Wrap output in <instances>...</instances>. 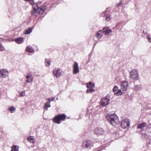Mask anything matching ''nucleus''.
<instances>
[{"instance_id":"f257e3e1","label":"nucleus","mask_w":151,"mask_h":151,"mask_svg":"<svg viewBox=\"0 0 151 151\" xmlns=\"http://www.w3.org/2000/svg\"><path fill=\"white\" fill-rule=\"evenodd\" d=\"M106 118L107 120L113 126H115L118 124L119 123L118 117L115 114H107Z\"/></svg>"},{"instance_id":"f03ea898","label":"nucleus","mask_w":151,"mask_h":151,"mask_svg":"<svg viewBox=\"0 0 151 151\" xmlns=\"http://www.w3.org/2000/svg\"><path fill=\"white\" fill-rule=\"evenodd\" d=\"M66 117L64 114H59L55 116L53 119V120L55 123L59 124L61 122L60 121L64 120Z\"/></svg>"},{"instance_id":"7ed1b4c3","label":"nucleus","mask_w":151,"mask_h":151,"mask_svg":"<svg viewBox=\"0 0 151 151\" xmlns=\"http://www.w3.org/2000/svg\"><path fill=\"white\" fill-rule=\"evenodd\" d=\"M139 77L138 71L136 70H133L129 73V77L133 80H137Z\"/></svg>"},{"instance_id":"20e7f679","label":"nucleus","mask_w":151,"mask_h":151,"mask_svg":"<svg viewBox=\"0 0 151 151\" xmlns=\"http://www.w3.org/2000/svg\"><path fill=\"white\" fill-rule=\"evenodd\" d=\"M121 124L123 129H128L130 125L129 119H123L122 121Z\"/></svg>"},{"instance_id":"39448f33","label":"nucleus","mask_w":151,"mask_h":151,"mask_svg":"<svg viewBox=\"0 0 151 151\" xmlns=\"http://www.w3.org/2000/svg\"><path fill=\"white\" fill-rule=\"evenodd\" d=\"M109 98L107 96L104 98H102L101 101V106L104 107L108 104L109 102L110 101Z\"/></svg>"},{"instance_id":"423d86ee","label":"nucleus","mask_w":151,"mask_h":151,"mask_svg":"<svg viewBox=\"0 0 151 151\" xmlns=\"http://www.w3.org/2000/svg\"><path fill=\"white\" fill-rule=\"evenodd\" d=\"M53 75L57 78L60 76L62 75V71L61 69L57 68L53 71Z\"/></svg>"},{"instance_id":"0eeeda50","label":"nucleus","mask_w":151,"mask_h":151,"mask_svg":"<svg viewBox=\"0 0 151 151\" xmlns=\"http://www.w3.org/2000/svg\"><path fill=\"white\" fill-rule=\"evenodd\" d=\"M128 86V83L127 81H122L121 82V88L122 91H124L126 90Z\"/></svg>"},{"instance_id":"6e6552de","label":"nucleus","mask_w":151,"mask_h":151,"mask_svg":"<svg viewBox=\"0 0 151 151\" xmlns=\"http://www.w3.org/2000/svg\"><path fill=\"white\" fill-rule=\"evenodd\" d=\"M73 68V74H76L79 72L78 65L77 62H75Z\"/></svg>"},{"instance_id":"1a4fd4ad","label":"nucleus","mask_w":151,"mask_h":151,"mask_svg":"<svg viewBox=\"0 0 151 151\" xmlns=\"http://www.w3.org/2000/svg\"><path fill=\"white\" fill-rule=\"evenodd\" d=\"M36 5L37 6V4H34L33 5V7L34 8L33 10L32 11V15H34L36 16H37V14H39L40 13V12L39 11V9L37 7V8L36 9L35 8H34V7L35 6V5Z\"/></svg>"},{"instance_id":"9d476101","label":"nucleus","mask_w":151,"mask_h":151,"mask_svg":"<svg viewBox=\"0 0 151 151\" xmlns=\"http://www.w3.org/2000/svg\"><path fill=\"white\" fill-rule=\"evenodd\" d=\"M92 143L90 140H86L84 141L82 144V146L84 148H90V146L91 145Z\"/></svg>"},{"instance_id":"9b49d317","label":"nucleus","mask_w":151,"mask_h":151,"mask_svg":"<svg viewBox=\"0 0 151 151\" xmlns=\"http://www.w3.org/2000/svg\"><path fill=\"white\" fill-rule=\"evenodd\" d=\"M8 71L6 69L0 70V75H1L0 77L5 78L7 76L6 73Z\"/></svg>"},{"instance_id":"f8f14e48","label":"nucleus","mask_w":151,"mask_h":151,"mask_svg":"<svg viewBox=\"0 0 151 151\" xmlns=\"http://www.w3.org/2000/svg\"><path fill=\"white\" fill-rule=\"evenodd\" d=\"M94 133L96 134H104L103 130L101 128H97L95 129Z\"/></svg>"},{"instance_id":"ddd939ff","label":"nucleus","mask_w":151,"mask_h":151,"mask_svg":"<svg viewBox=\"0 0 151 151\" xmlns=\"http://www.w3.org/2000/svg\"><path fill=\"white\" fill-rule=\"evenodd\" d=\"M102 31L104 33H105V35H108L109 33L112 32L111 30L107 27L104 28Z\"/></svg>"},{"instance_id":"4468645a","label":"nucleus","mask_w":151,"mask_h":151,"mask_svg":"<svg viewBox=\"0 0 151 151\" xmlns=\"http://www.w3.org/2000/svg\"><path fill=\"white\" fill-rule=\"evenodd\" d=\"M26 78L27 79V82L28 83L31 82L32 81V75L30 73L28 74L26 76Z\"/></svg>"},{"instance_id":"2eb2a0df","label":"nucleus","mask_w":151,"mask_h":151,"mask_svg":"<svg viewBox=\"0 0 151 151\" xmlns=\"http://www.w3.org/2000/svg\"><path fill=\"white\" fill-rule=\"evenodd\" d=\"M102 31L100 30H99L96 33V37L98 39H99L101 38L102 36Z\"/></svg>"},{"instance_id":"dca6fc26","label":"nucleus","mask_w":151,"mask_h":151,"mask_svg":"<svg viewBox=\"0 0 151 151\" xmlns=\"http://www.w3.org/2000/svg\"><path fill=\"white\" fill-rule=\"evenodd\" d=\"M26 50V51L29 53H34V50L30 46H28L27 47Z\"/></svg>"},{"instance_id":"f3484780","label":"nucleus","mask_w":151,"mask_h":151,"mask_svg":"<svg viewBox=\"0 0 151 151\" xmlns=\"http://www.w3.org/2000/svg\"><path fill=\"white\" fill-rule=\"evenodd\" d=\"M146 125V123H143L138 125L137 128L139 129H143Z\"/></svg>"},{"instance_id":"a211bd4d","label":"nucleus","mask_w":151,"mask_h":151,"mask_svg":"<svg viewBox=\"0 0 151 151\" xmlns=\"http://www.w3.org/2000/svg\"><path fill=\"white\" fill-rule=\"evenodd\" d=\"M27 139L31 143H34L35 142V139L34 137L33 136H29L28 137Z\"/></svg>"},{"instance_id":"6ab92c4d","label":"nucleus","mask_w":151,"mask_h":151,"mask_svg":"<svg viewBox=\"0 0 151 151\" xmlns=\"http://www.w3.org/2000/svg\"><path fill=\"white\" fill-rule=\"evenodd\" d=\"M48 101L47 102L45 105L44 107L47 110V108L48 107H50V98H49L48 99Z\"/></svg>"},{"instance_id":"aec40b11","label":"nucleus","mask_w":151,"mask_h":151,"mask_svg":"<svg viewBox=\"0 0 151 151\" xmlns=\"http://www.w3.org/2000/svg\"><path fill=\"white\" fill-rule=\"evenodd\" d=\"M123 92H122L121 89H119L115 93V94L118 96H121L123 94Z\"/></svg>"},{"instance_id":"412c9836","label":"nucleus","mask_w":151,"mask_h":151,"mask_svg":"<svg viewBox=\"0 0 151 151\" xmlns=\"http://www.w3.org/2000/svg\"><path fill=\"white\" fill-rule=\"evenodd\" d=\"M19 147L16 145H14L12 147L11 151H18Z\"/></svg>"},{"instance_id":"4be33fe9","label":"nucleus","mask_w":151,"mask_h":151,"mask_svg":"<svg viewBox=\"0 0 151 151\" xmlns=\"http://www.w3.org/2000/svg\"><path fill=\"white\" fill-rule=\"evenodd\" d=\"M16 42L18 44H20L23 41V39L22 38H18L15 40Z\"/></svg>"},{"instance_id":"5701e85b","label":"nucleus","mask_w":151,"mask_h":151,"mask_svg":"<svg viewBox=\"0 0 151 151\" xmlns=\"http://www.w3.org/2000/svg\"><path fill=\"white\" fill-rule=\"evenodd\" d=\"M134 90H139L141 89V86L140 85H135L134 87L133 88Z\"/></svg>"},{"instance_id":"b1692460","label":"nucleus","mask_w":151,"mask_h":151,"mask_svg":"<svg viewBox=\"0 0 151 151\" xmlns=\"http://www.w3.org/2000/svg\"><path fill=\"white\" fill-rule=\"evenodd\" d=\"M45 63L47 67L49 66L50 64V60L49 59H46L45 60Z\"/></svg>"},{"instance_id":"393cba45","label":"nucleus","mask_w":151,"mask_h":151,"mask_svg":"<svg viewBox=\"0 0 151 151\" xmlns=\"http://www.w3.org/2000/svg\"><path fill=\"white\" fill-rule=\"evenodd\" d=\"M86 86L88 88L94 87L95 86V85L93 83L90 82L87 84Z\"/></svg>"},{"instance_id":"a878e982","label":"nucleus","mask_w":151,"mask_h":151,"mask_svg":"<svg viewBox=\"0 0 151 151\" xmlns=\"http://www.w3.org/2000/svg\"><path fill=\"white\" fill-rule=\"evenodd\" d=\"M93 87H91L88 88L86 91V92L87 93H90L91 92H93L95 90L93 88Z\"/></svg>"},{"instance_id":"bb28decb","label":"nucleus","mask_w":151,"mask_h":151,"mask_svg":"<svg viewBox=\"0 0 151 151\" xmlns=\"http://www.w3.org/2000/svg\"><path fill=\"white\" fill-rule=\"evenodd\" d=\"M8 109L9 111L11 113H13L16 110L15 108L13 106L9 107Z\"/></svg>"},{"instance_id":"cd10ccee","label":"nucleus","mask_w":151,"mask_h":151,"mask_svg":"<svg viewBox=\"0 0 151 151\" xmlns=\"http://www.w3.org/2000/svg\"><path fill=\"white\" fill-rule=\"evenodd\" d=\"M32 32V29L30 28H29L26 30L25 34H28Z\"/></svg>"},{"instance_id":"c85d7f7f","label":"nucleus","mask_w":151,"mask_h":151,"mask_svg":"<svg viewBox=\"0 0 151 151\" xmlns=\"http://www.w3.org/2000/svg\"><path fill=\"white\" fill-rule=\"evenodd\" d=\"M37 7L39 9V11L40 12V10L42 11V12H44L46 9V7L44 6L40 7V8H39L38 7Z\"/></svg>"},{"instance_id":"c756f323","label":"nucleus","mask_w":151,"mask_h":151,"mask_svg":"<svg viewBox=\"0 0 151 151\" xmlns=\"http://www.w3.org/2000/svg\"><path fill=\"white\" fill-rule=\"evenodd\" d=\"M118 87L116 86H115L113 89V91L114 92H116L118 89Z\"/></svg>"},{"instance_id":"7c9ffc66","label":"nucleus","mask_w":151,"mask_h":151,"mask_svg":"<svg viewBox=\"0 0 151 151\" xmlns=\"http://www.w3.org/2000/svg\"><path fill=\"white\" fill-rule=\"evenodd\" d=\"M24 0L26 1H29L31 4H33L34 2L33 0Z\"/></svg>"},{"instance_id":"2f4dec72","label":"nucleus","mask_w":151,"mask_h":151,"mask_svg":"<svg viewBox=\"0 0 151 151\" xmlns=\"http://www.w3.org/2000/svg\"><path fill=\"white\" fill-rule=\"evenodd\" d=\"M4 47L0 43V51H3L4 50Z\"/></svg>"},{"instance_id":"473e14b6","label":"nucleus","mask_w":151,"mask_h":151,"mask_svg":"<svg viewBox=\"0 0 151 151\" xmlns=\"http://www.w3.org/2000/svg\"><path fill=\"white\" fill-rule=\"evenodd\" d=\"M147 39L149 41L151 42V37L150 36H148L147 37Z\"/></svg>"},{"instance_id":"72a5a7b5","label":"nucleus","mask_w":151,"mask_h":151,"mask_svg":"<svg viewBox=\"0 0 151 151\" xmlns=\"http://www.w3.org/2000/svg\"><path fill=\"white\" fill-rule=\"evenodd\" d=\"M25 92H22L20 94L21 96H23L25 95Z\"/></svg>"},{"instance_id":"f704fd0d","label":"nucleus","mask_w":151,"mask_h":151,"mask_svg":"<svg viewBox=\"0 0 151 151\" xmlns=\"http://www.w3.org/2000/svg\"><path fill=\"white\" fill-rule=\"evenodd\" d=\"M110 19V17L107 16L106 17V19L107 21H109Z\"/></svg>"},{"instance_id":"c9c22d12","label":"nucleus","mask_w":151,"mask_h":151,"mask_svg":"<svg viewBox=\"0 0 151 151\" xmlns=\"http://www.w3.org/2000/svg\"><path fill=\"white\" fill-rule=\"evenodd\" d=\"M55 99V98L54 97H53L51 99L50 98V100H51V101H54Z\"/></svg>"},{"instance_id":"e433bc0d","label":"nucleus","mask_w":151,"mask_h":151,"mask_svg":"<svg viewBox=\"0 0 151 151\" xmlns=\"http://www.w3.org/2000/svg\"><path fill=\"white\" fill-rule=\"evenodd\" d=\"M148 126L149 128H151V124H149L148 125Z\"/></svg>"},{"instance_id":"4c0bfd02","label":"nucleus","mask_w":151,"mask_h":151,"mask_svg":"<svg viewBox=\"0 0 151 151\" xmlns=\"http://www.w3.org/2000/svg\"><path fill=\"white\" fill-rule=\"evenodd\" d=\"M56 100H58V98H57L56 99Z\"/></svg>"}]
</instances>
